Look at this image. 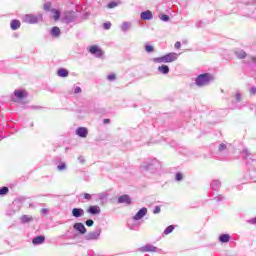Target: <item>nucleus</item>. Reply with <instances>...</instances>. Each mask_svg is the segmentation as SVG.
<instances>
[{
  "mask_svg": "<svg viewBox=\"0 0 256 256\" xmlns=\"http://www.w3.org/2000/svg\"><path fill=\"white\" fill-rule=\"evenodd\" d=\"M213 81V75L209 73L200 74L195 79V84L197 87H205V85H209Z\"/></svg>",
  "mask_w": 256,
  "mask_h": 256,
  "instance_id": "f257e3e1",
  "label": "nucleus"
},
{
  "mask_svg": "<svg viewBox=\"0 0 256 256\" xmlns=\"http://www.w3.org/2000/svg\"><path fill=\"white\" fill-rule=\"evenodd\" d=\"M179 59V54L175 52L168 53L164 56L154 58V63H173V61H177Z\"/></svg>",
  "mask_w": 256,
  "mask_h": 256,
  "instance_id": "f03ea898",
  "label": "nucleus"
},
{
  "mask_svg": "<svg viewBox=\"0 0 256 256\" xmlns=\"http://www.w3.org/2000/svg\"><path fill=\"white\" fill-rule=\"evenodd\" d=\"M22 21L23 23L34 25L35 23H40V21H43V14H26L22 17Z\"/></svg>",
  "mask_w": 256,
  "mask_h": 256,
  "instance_id": "7ed1b4c3",
  "label": "nucleus"
},
{
  "mask_svg": "<svg viewBox=\"0 0 256 256\" xmlns=\"http://www.w3.org/2000/svg\"><path fill=\"white\" fill-rule=\"evenodd\" d=\"M141 167L144 171H153V169L154 170L159 169V167H161V164L156 159H153V160L144 162Z\"/></svg>",
  "mask_w": 256,
  "mask_h": 256,
  "instance_id": "20e7f679",
  "label": "nucleus"
},
{
  "mask_svg": "<svg viewBox=\"0 0 256 256\" xmlns=\"http://www.w3.org/2000/svg\"><path fill=\"white\" fill-rule=\"evenodd\" d=\"M101 227H98L95 229V231L89 232L86 236H85V240L86 241H97V239H99V237H101Z\"/></svg>",
  "mask_w": 256,
  "mask_h": 256,
  "instance_id": "39448f33",
  "label": "nucleus"
},
{
  "mask_svg": "<svg viewBox=\"0 0 256 256\" xmlns=\"http://www.w3.org/2000/svg\"><path fill=\"white\" fill-rule=\"evenodd\" d=\"M139 251L142 253H157L159 251V248L151 245V244H146L145 246H142Z\"/></svg>",
  "mask_w": 256,
  "mask_h": 256,
  "instance_id": "423d86ee",
  "label": "nucleus"
},
{
  "mask_svg": "<svg viewBox=\"0 0 256 256\" xmlns=\"http://www.w3.org/2000/svg\"><path fill=\"white\" fill-rule=\"evenodd\" d=\"M147 215V208H141L136 215L133 216L134 221H140V219H143Z\"/></svg>",
  "mask_w": 256,
  "mask_h": 256,
  "instance_id": "0eeeda50",
  "label": "nucleus"
},
{
  "mask_svg": "<svg viewBox=\"0 0 256 256\" xmlns=\"http://www.w3.org/2000/svg\"><path fill=\"white\" fill-rule=\"evenodd\" d=\"M89 51L91 55H95V57H103V51L99 49V46H91Z\"/></svg>",
  "mask_w": 256,
  "mask_h": 256,
  "instance_id": "6e6552de",
  "label": "nucleus"
},
{
  "mask_svg": "<svg viewBox=\"0 0 256 256\" xmlns=\"http://www.w3.org/2000/svg\"><path fill=\"white\" fill-rule=\"evenodd\" d=\"M76 135H78V137H81L82 139H85V137L89 135V130H87L86 127H79L76 130Z\"/></svg>",
  "mask_w": 256,
  "mask_h": 256,
  "instance_id": "1a4fd4ad",
  "label": "nucleus"
},
{
  "mask_svg": "<svg viewBox=\"0 0 256 256\" xmlns=\"http://www.w3.org/2000/svg\"><path fill=\"white\" fill-rule=\"evenodd\" d=\"M73 227L75 231H79L81 235H85V233H87V228H85V225L81 222L75 223Z\"/></svg>",
  "mask_w": 256,
  "mask_h": 256,
  "instance_id": "9d476101",
  "label": "nucleus"
},
{
  "mask_svg": "<svg viewBox=\"0 0 256 256\" xmlns=\"http://www.w3.org/2000/svg\"><path fill=\"white\" fill-rule=\"evenodd\" d=\"M85 215V210L83 208H73L72 209V216L79 219V217H83Z\"/></svg>",
  "mask_w": 256,
  "mask_h": 256,
  "instance_id": "9b49d317",
  "label": "nucleus"
},
{
  "mask_svg": "<svg viewBox=\"0 0 256 256\" xmlns=\"http://www.w3.org/2000/svg\"><path fill=\"white\" fill-rule=\"evenodd\" d=\"M140 17L144 21H151V19H153V13L149 10H146L140 14Z\"/></svg>",
  "mask_w": 256,
  "mask_h": 256,
  "instance_id": "f8f14e48",
  "label": "nucleus"
},
{
  "mask_svg": "<svg viewBox=\"0 0 256 256\" xmlns=\"http://www.w3.org/2000/svg\"><path fill=\"white\" fill-rule=\"evenodd\" d=\"M118 203H124L125 205H131V197L129 195H122L118 198Z\"/></svg>",
  "mask_w": 256,
  "mask_h": 256,
  "instance_id": "ddd939ff",
  "label": "nucleus"
},
{
  "mask_svg": "<svg viewBox=\"0 0 256 256\" xmlns=\"http://www.w3.org/2000/svg\"><path fill=\"white\" fill-rule=\"evenodd\" d=\"M88 213H90V215H99V213H101V208L97 205L90 206L88 208Z\"/></svg>",
  "mask_w": 256,
  "mask_h": 256,
  "instance_id": "4468645a",
  "label": "nucleus"
},
{
  "mask_svg": "<svg viewBox=\"0 0 256 256\" xmlns=\"http://www.w3.org/2000/svg\"><path fill=\"white\" fill-rule=\"evenodd\" d=\"M14 96L16 99H23V98L27 97V92L24 90H15Z\"/></svg>",
  "mask_w": 256,
  "mask_h": 256,
  "instance_id": "2eb2a0df",
  "label": "nucleus"
},
{
  "mask_svg": "<svg viewBox=\"0 0 256 256\" xmlns=\"http://www.w3.org/2000/svg\"><path fill=\"white\" fill-rule=\"evenodd\" d=\"M33 245H41L45 243V236H37L32 240Z\"/></svg>",
  "mask_w": 256,
  "mask_h": 256,
  "instance_id": "dca6fc26",
  "label": "nucleus"
},
{
  "mask_svg": "<svg viewBox=\"0 0 256 256\" xmlns=\"http://www.w3.org/2000/svg\"><path fill=\"white\" fill-rule=\"evenodd\" d=\"M220 243H229L231 241V236L229 234H222L219 237Z\"/></svg>",
  "mask_w": 256,
  "mask_h": 256,
  "instance_id": "f3484780",
  "label": "nucleus"
},
{
  "mask_svg": "<svg viewBox=\"0 0 256 256\" xmlns=\"http://www.w3.org/2000/svg\"><path fill=\"white\" fill-rule=\"evenodd\" d=\"M10 27H11L12 31H17V29H19V27H21V22L19 20H13L10 24Z\"/></svg>",
  "mask_w": 256,
  "mask_h": 256,
  "instance_id": "a211bd4d",
  "label": "nucleus"
},
{
  "mask_svg": "<svg viewBox=\"0 0 256 256\" xmlns=\"http://www.w3.org/2000/svg\"><path fill=\"white\" fill-rule=\"evenodd\" d=\"M57 75H58V77H69V71H67V69H65V68H60L57 71Z\"/></svg>",
  "mask_w": 256,
  "mask_h": 256,
  "instance_id": "6ab92c4d",
  "label": "nucleus"
},
{
  "mask_svg": "<svg viewBox=\"0 0 256 256\" xmlns=\"http://www.w3.org/2000/svg\"><path fill=\"white\" fill-rule=\"evenodd\" d=\"M59 35H61V30L59 29V27L54 26V27L51 29V36H52V37H59Z\"/></svg>",
  "mask_w": 256,
  "mask_h": 256,
  "instance_id": "aec40b11",
  "label": "nucleus"
},
{
  "mask_svg": "<svg viewBox=\"0 0 256 256\" xmlns=\"http://www.w3.org/2000/svg\"><path fill=\"white\" fill-rule=\"evenodd\" d=\"M159 73H162V75H167L169 73V66L162 65L158 67Z\"/></svg>",
  "mask_w": 256,
  "mask_h": 256,
  "instance_id": "412c9836",
  "label": "nucleus"
},
{
  "mask_svg": "<svg viewBox=\"0 0 256 256\" xmlns=\"http://www.w3.org/2000/svg\"><path fill=\"white\" fill-rule=\"evenodd\" d=\"M52 17L55 21H59V18L61 17V12L59 10L52 9L51 10Z\"/></svg>",
  "mask_w": 256,
  "mask_h": 256,
  "instance_id": "4be33fe9",
  "label": "nucleus"
},
{
  "mask_svg": "<svg viewBox=\"0 0 256 256\" xmlns=\"http://www.w3.org/2000/svg\"><path fill=\"white\" fill-rule=\"evenodd\" d=\"M221 187V181L219 180H213L212 181V189L213 191H218V189Z\"/></svg>",
  "mask_w": 256,
  "mask_h": 256,
  "instance_id": "5701e85b",
  "label": "nucleus"
},
{
  "mask_svg": "<svg viewBox=\"0 0 256 256\" xmlns=\"http://www.w3.org/2000/svg\"><path fill=\"white\" fill-rule=\"evenodd\" d=\"M131 29V23L129 22H123L122 24V31L126 33V31H129Z\"/></svg>",
  "mask_w": 256,
  "mask_h": 256,
  "instance_id": "b1692460",
  "label": "nucleus"
},
{
  "mask_svg": "<svg viewBox=\"0 0 256 256\" xmlns=\"http://www.w3.org/2000/svg\"><path fill=\"white\" fill-rule=\"evenodd\" d=\"M236 55L239 59H245V57H247V53H245L243 50L236 52Z\"/></svg>",
  "mask_w": 256,
  "mask_h": 256,
  "instance_id": "393cba45",
  "label": "nucleus"
},
{
  "mask_svg": "<svg viewBox=\"0 0 256 256\" xmlns=\"http://www.w3.org/2000/svg\"><path fill=\"white\" fill-rule=\"evenodd\" d=\"M175 229V226L170 225L164 230V235H169L170 233H173V230Z\"/></svg>",
  "mask_w": 256,
  "mask_h": 256,
  "instance_id": "a878e982",
  "label": "nucleus"
},
{
  "mask_svg": "<svg viewBox=\"0 0 256 256\" xmlns=\"http://www.w3.org/2000/svg\"><path fill=\"white\" fill-rule=\"evenodd\" d=\"M95 195H96L95 197H97V199H99L100 201L107 199V193H99Z\"/></svg>",
  "mask_w": 256,
  "mask_h": 256,
  "instance_id": "bb28decb",
  "label": "nucleus"
},
{
  "mask_svg": "<svg viewBox=\"0 0 256 256\" xmlns=\"http://www.w3.org/2000/svg\"><path fill=\"white\" fill-rule=\"evenodd\" d=\"M33 218L29 217L28 215H24L21 217L22 223H29V221H32Z\"/></svg>",
  "mask_w": 256,
  "mask_h": 256,
  "instance_id": "cd10ccee",
  "label": "nucleus"
},
{
  "mask_svg": "<svg viewBox=\"0 0 256 256\" xmlns=\"http://www.w3.org/2000/svg\"><path fill=\"white\" fill-rule=\"evenodd\" d=\"M95 196V194L84 193V199H86V201H91Z\"/></svg>",
  "mask_w": 256,
  "mask_h": 256,
  "instance_id": "c85d7f7f",
  "label": "nucleus"
},
{
  "mask_svg": "<svg viewBox=\"0 0 256 256\" xmlns=\"http://www.w3.org/2000/svg\"><path fill=\"white\" fill-rule=\"evenodd\" d=\"M58 171H65L67 169V164L62 162L60 165L57 166Z\"/></svg>",
  "mask_w": 256,
  "mask_h": 256,
  "instance_id": "c756f323",
  "label": "nucleus"
},
{
  "mask_svg": "<svg viewBox=\"0 0 256 256\" xmlns=\"http://www.w3.org/2000/svg\"><path fill=\"white\" fill-rule=\"evenodd\" d=\"M159 19H160L161 21L167 22V21H169V15H167V14H162V15L159 16Z\"/></svg>",
  "mask_w": 256,
  "mask_h": 256,
  "instance_id": "7c9ffc66",
  "label": "nucleus"
},
{
  "mask_svg": "<svg viewBox=\"0 0 256 256\" xmlns=\"http://www.w3.org/2000/svg\"><path fill=\"white\" fill-rule=\"evenodd\" d=\"M9 193V188L7 187H2L0 189V195H7Z\"/></svg>",
  "mask_w": 256,
  "mask_h": 256,
  "instance_id": "2f4dec72",
  "label": "nucleus"
},
{
  "mask_svg": "<svg viewBox=\"0 0 256 256\" xmlns=\"http://www.w3.org/2000/svg\"><path fill=\"white\" fill-rule=\"evenodd\" d=\"M117 2H110L108 3L107 7L108 9H115V7H117Z\"/></svg>",
  "mask_w": 256,
  "mask_h": 256,
  "instance_id": "473e14b6",
  "label": "nucleus"
},
{
  "mask_svg": "<svg viewBox=\"0 0 256 256\" xmlns=\"http://www.w3.org/2000/svg\"><path fill=\"white\" fill-rule=\"evenodd\" d=\"M145 51H146L147 53H153V46H151V45H146V46H145Z\"/></svg>",
  "mask_w": 256,
  "mask_h": 256,
  "instance_id": "72a5a7b5",
  "label": "nucleus"
},
{
  "mask_svg": "<svg viewBox=\"0 0 256 256\" xmlns=\"http://www.w3.org/2000/svg\"><path fill=\"white\" fill-rule=\"evenodd\" d=\"M242 154L244 155L245 159H247V157H249V150H247V148H244L242 150Z\"/></svg>",
  "mask_w": 256,
  "mask_h": 256,
  "instance_id": "f704fd0d",
  "label": "nucleus"
},
{
  "mask_svg": "<svg viewBox=\"0 0 256 256\" xmlns=\"http://www.w3.org/2000/svg\"><path fill=\"white\" fill-rule=\"evenodd\" d=\"M235 99H236L237 103H239V101H241V92H236Z\"/></svg>",
  "mask_w": 256,
  "mask_h": 256,
  "instance_id": "c9c22d12",
  "label": "nucleus"
},
{
  "mask_svg": "<svg viewBox=\"0 0 256 256\" xmlns=\"http://www.w3.org/2000/svg\"><path fill=\"white\" fill-rule=\"evenodd\" d=\"M175 179H176V181H182L183 180V174L177 173Z\"/></svg>",
  "mask_w": 256,
  "mask_h": 256,
  "instance_id": "e433bc0d",
  "label": "nucleus"
},
{
  "mask_svg": "<svg viewBox=\"0 0 256 256\" xmlns=\"http://www.w3.org/2000/svg\"><path fill=\"white\" fill-rule=\"evenodd\" d=\"M153 213H154V215H157V213H161V207L155 206Z\"/></svg>",
  "mask_w": 256,
  "mask_h": 256,
  "instance_id": "4c0bfd02",
  "label": "nucleus"
},
{
  "mask_svg": "<svg viewBox=\"0 0 256 256\" xmlns=\"http://www.w3.org/2000/svg\"><path fill=\"white\" fill-rule=\"evenodd\" d=\"M103 27H104V29H106V30L111 29V22H105V23L103 24Z\"/></svg>",
  "mask_w": 256,
  "mask_h": 256,
  "instance_id": "58836bf2",
  "label": "nucleus"
},
{
  "mask_svg": "<svg viewBox=\"0 0 256 256\" xmlns=\"http://www.w3.org/2000/svg\"><path fill=\"white\" fill-rule=\"evenodd\" d=\"M107 79H108V81H115L116 76H115V74H110L107 76Z\"/></svg>",
  "mask_w": 256,
  "mask_h": 256,
  "instance_id": "ea45409f",
  "label": "nucleus"
},
{
  "mask_svg": "<svg viewBox=\"0 0 256 256\" xmlns=\"http://www.w3.org/2000/svg\"><path fill=\"white\" fill-rule=\"evenodd\" d=\"M94 223H95V222H94L93 220H91V219H89V220L86 221L87 227H93Z\"/></svg>",
  "mask_w": 256,
  "mask_h": 256,
  "instance_id": "a19ab883",
  "label": "nucleus"
},
{
  "mask_svg": "<svg viewBox=\"0 0 256 256\" xmlns=\"http://www.w3.org/2000/svg\"><path fill=\"white\" fill-rule=\"evenodd\" d=\"M51 9V3L44 4V11H49Z\"/></svg>",
  "mask_w": 256,
  "mask_h": 256,
  "instance_id": "79ce46f5",
  "label": "nucleus"
},
{
  "mask_svg": "<svg viewBox=\"0 0 256 256\" xmlns=\"http://www.w3.org/2000/svg\"><path fill=\"white\" fill-rule=\"evenodd\" d=\"M225 149H227V145H225V144H220V146H219V151H225Z\"/></svg>",
  "mask_w": 256,
  "mask_h": 256,
  "instance_id": "37998d69",
  "label": "nucleus"
},
{
  "mask_svg": "<svg viewBox=\"0 0 256 256\" xmlns=\"http://www.w3.org/2000/svg\"><path fill=\"white\" fill-rule=\"evenodd\" d=\"M74 93H75V94L81 93V87L77 86V87L74 89Z\"/></svg>",
  "mask_w": 256,
  "mask_h": 256,
  "instance_id": "c03bdc74",
  "label": "nucleus"
},
{
  "mask_svg": "<svg viewBox=\"0 0 256 256\" xmlns=\"http://www.w3.org/2000/svg\"><path fill=\"white\" fill-rule=\"evenodd\" d=\"M174 47L175 49H181V42H176Z\"/></svg>",
  "mask_w": 256,
  "mask_h": 256,
  "instance_id": "a18cd8bd",
  "label": "nucleus"
},
{
  "mask_svg": "<svg viewBox=\"0 0 256 256\" xmlns=\"http://www.w3.org/2000/svg\"><path fill=\"white\" fill-rule=\"evenodd\" d=\"M250 93H251L252 95H255V93H256V88H255V87H251V88H250Z\"/></svg>",
  "mask_w": 256,
  "mask_h": 256,
  "instance_id": "49530a36",
  "label": "nucleus"
},
{
  "mask_svg": "<svg viewBox=\"0 0 256 256\" xmlns=\"http://www.w3.org/2000/svg\"><path fill=\"white\" fill-rule=\"evenodd\" d=\"M103 123H104V125H108V123H111V120L110 119H104Z\"/></svg>",
  "mask_w": 256,
  "mask_h": 256,
  "instance_id": "de8ad7c7",
  "label": "nucleus"
},
{
  "mask_svg": "<svg viewBox=\"0 0 256 256\" xmlns=\"http://www.w3.org/2000/svg\"><path fill=\"white\" fill-rule=\"evenodd\" d=\"M47 212H48V210L45 209V208H43V209L41 210V213H43V215H47Z\"/></svg>",
  "mask_w": 256,
  "mask_h": 256,
  "instance_id": "09e8293b",
  "label": "nucleus"
},
{
  "mask_svg": "<svg viewBox=\"0 0 256 256\" xmlns=\"http://www.w3.org/2000/svg\"><path fill=\"white\" fill-rule=\"evenodd\" d=\"M250 223H251L252 225H256V217H255L254 219H251V220H250Z\"/></svg>",
  "mask_w": 256,
  "mask_h": 256,
  "instance_id": "8fccbe9b",
  "label": "nucleus"
},
{
  "mask_svg": "<svg viewBox=\"0 0 256 256\" xmlns=\"http://www.w3.org/2000/svg\"><path fill=\"white\" fill-rule=\"evenodd\" d=\"M201 25H203V22L202 21H199V22H197V24H196V26L199 28V27H201Z\"/></svg>",
  "mask_w": 256,
  "mask_h": 256,
  "instance_id": "3c124183",
  "label": "nucleus"
},
{
  "mask_svg": "<svg viewBox=\"0 0 256 256\" xmlns=\"http://www.w3.org/2000/svg\"><path fill=\"white\" fill-rule=\"evenodd\" d=\"M78 159H79L80 163H85V159H83V157L80 156Z\"/></svg>",
  "mask_w": 256,
  "mask_h": 256,
  "instance_id": "603ef678",
  "label": "nucleus"
},
{
  "mask_svg": "<svg viewBox=\"0 0 256 256\" xmlns=\"http://www.w3.org/2000/svg\"><path fill=\"white\" fill-rule=\"evenodd\" d=\"M215 199H216V201H221L223 199V196H218Z\"/></svg>",
  "mask_w": 256,
  "mask_h": 256,
  "instance_id": "864d4df0",
  "label": "nucleus"
},
{
  "mask_svg": "<svg viewBox=\"0 0 256 256\" xmlns=\"http://www.w3.org/2000/svg\"><path fill=\"white\" fill-rule=\"evenodd\" d=\"M138 228H139V227H130V229H134V230H135V229H138Z\"/></svg>",
  "mask_w": 256,
  "mask_h": 256,
  "instance_id": "5fc2aeb1",
  "label": "nucleus"
}]
</instances>
